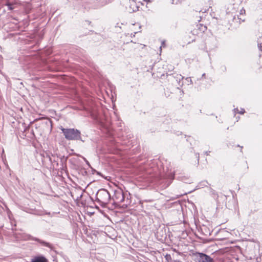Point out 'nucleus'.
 <instances>
[{
    "mask_svg": "<svg viewBox=\"0 0 262 262\" xmlns=\"http://www.w3.org/2000/svg\"><path fill=\"white\" fill-rule=\"evenodd\" d=\"M26 239L36 241L38 242L41 246L48 247L50 249H52L53 248L52 245L50 243L41 240L37 237H33L29 234H27L26 235Z\"/></svg>",
    "mask_w": 262,
    "mask_h": 262,
    "instance_id": "obj_5",
    "label": "nucleus"
},
{
    "mask_svg": "<svg viewBox=\"0 0 262 262\" xmlns=\"http://www.w3.org/2000/svg\"><path fill=\"white\" fill-rule=\"evenodd\" d=\"M208 182L207 181H203L200 182L196 186V188L195 189H198L202 188H203L206 186L208 184Z\"/></svg>",
    "mask_w": 262,
    "mask_h": 262,
    "instance_id": "obj_9",
    "label": "nucleus"
},
{
    "mask_svg": "<svg viewBox=\"0 0 262 262\" xmlns=\"http://www.w3.org/2000/svg\"><path fill=\"white\" fill-rule=\"evenodd\" d=\"M85 161L86 163L89 165V162L86 159H85Z\"/></svg>",
    "mask_w": 262,
    "mask_h": 262,
    "instance_id": "obj_26",
    "label": "nucleus"
},
{
    "mask_svg": "<svg viewBox=\"0 0 262 262\" xmlns=\"http://www.w3.org/2000/svg\"><path fill=\"white\" fill-rule=\"evenodd\" d=\"M31 262H48V259L43 255L34 256Z\"/></svg>",
    "mask_w": 262,
    "mask_h": 262,
    "instance_id": "obj_7",
    "label": "nucleus"
},
{
    "mask_svg": "<svg viewBox=\"0 0 262 262\" xmlns=\"http://www.w3.org/2000/svg\"><path fill=\"white\" fill-rule=\"evenodd\" d=\"M233 111H234V112L235 113H236L239 112H238V108H234V109L233 110Z\"/></svg>",
    "mask_w": 262,
    "mask_h": 262,
    "instance_id": "obj_18",
    "label": "nucleus"
},
{
    "mask_svg": "<svg viewBox=\"0 0 262 262\" xmlns=\"http://www.w3.org/2000/svg\"><path fill=\"white\" fill-rule=\"evenodd\" d=\"M243 12H244V13H245V10H244V9L241 10V13H240V14H243Z\"/></svg>",
    "mask_w": 262,
    "mask_h": 262,
    "instance_id": "obj_22",
    "label": "nucleus"
},
{
    "mask_svg": "<svg viewBox=\"0 0 262 262\" xmlns=\"http://www.w3.org/2000/svg\"><path fill=\"white\" fill-rule=\"evenodd\" d=\"M6 6H8V9L10 10H12L14 9L12 6V4L10 3H7Z\"/></svg>",
    "mask_w": 262,
    "mask_h": 262,
    "instance_id": "obj_13",
    "label": "nucleus"
},
{
    "mask_svg": "<svg viewBox=\"0 0 262 262\" xmlns=\"http://www.w3.org/2000/svg\"><path fill=\"white\" fill-rule=\"evenodd\" d=\"M174 172L171 169L166 167L163 168V172L160 173L157 180V184L162 189L167 188L174 179Z\"/></svg>",
    "mask_w": 262,
    "mask_h": 262,
    "instance_id": "obj_1",
    "label": "nucleus"
},
{
    "mask_svg": "<svg viewBox=\"0 0 262 262\" xmlns=\"http://www.w3.org/2000/svg\"><path fill=\"white\" fill-rule=\"evenodd\" d=\"M111 199V195L105 189H99L96 193V201L102 207H105L108 204Z\"/></svg>",
    "mask_w": 262,
    "mask_h": 262,
    "instance_id": "obj_2",
    "label": "nucleus"
},
{
    "mask_svg": "<svg viewBox=\"0 0 262 262\" xmlns=\"http://www.w3.org/2000/svg\"><path fill=\"white\" fill-rule=\"evenodd\" d=\"M258 47L259 49L261 51V48H262L261 45H258Z\"/></svg>",
    "mask_w": 262,
    "mask_h": 262,
    "instance_id": "obj_21",
    "label": "nucleus"
},
{
    "mask_svg": "<svg viewBox=\"0 0 262 262\" xmlns=\"http://www.w3.org/2000/svg\"><path fill=\"white\" fill-rule=\"evenodd\" d=\"M199 155L198 154V160L199 161Z\"/></svg>",
    "mask_w": 262,
    "mask_h": 262,
    "instance_id": "obj_28",
    "label": "nucleus"
},
{
    "mask_svg": "<svg viewBox=\"0 0 262 262\" xmlns=\"http://www.w3.org/2000/svg\"><path fill=\"white\" fill-rule=\"evenodd\" d=\"M143 1L147 3H150L151 2V1H150V0H143Z\"/></svg>",
    "mask_w": 262,
    "mask_h": 262,
    "instance_id": "obj_23",
    "label": "nucleus"
},
{
    "mask_svg": "<svg viewBox=\"0 0 262 262\" xmlns=\"http://www.w3.org/2000/svg\"><path fill=\"white\" fill-rule=\"evenodd\" d=\"M162 46H165V41H163L162 42Z\"/></svg>",
    "mask_w": 262,
    "mask_h": 262,
    "instance_id": "obj_25",
    "label": "nucleus"
},
{
    "mask_svg": "<svg viewBox=\"0 0 262 262\" xmlns=\"http://www.w3.org/2000/svg\"><path fill=\"white\" fill-rule=\"evenodd\" d=\"M166 259H168V258H171L170 255L167 254L165 256Z\"/></svg>",
    "mask_w": 262,
    "mask_h": 262,
    "instance_id": "obj_17",
    "label": "nucleus"
},
{
    "mask_svg": "<svg viewBox=\"0 0 262 262\" xmlns=\"http://www.w3.org/2000/svg\"><path fill=\"white\" fill-rule=\"evenodd\" d=\"M126 195H127V194L124 193L122 190H116L114 191L112 200L116 203H123L122 206L127 207L129 205L130 201L128 196L126 199Z\"/></svg>",
    "mask_w": 262,
    "mask_h": 262,
    "instance_id": "obj_3",
    "label": "nucleus"
},
{
    "mask_svg": "<svg viewBox=\"0 0 262 262\" xmlns=\"http://www.w3.org/2000/svg\"><path fill=\"white\" fill-rule=\"evenodd\" d=\"M205 75H205V73L203 74H202V78H203V77L205 78Z\"/></svg>",
    "mask_w": 262,
    "mask_h": 262,
    "instance_id": "obj_24",
    "label": "nucleus"
},
{
    "mask_svg": "<svg viewBox=\"0 0 262 262\" xmlns=\"http://www.w3.org/2000/svg\"><path fill=\"white\" fill-rule=\"evenodd\" d=\"M181 180L187 183L190 184L192 183V180L191 179H190V181H188L187 179H186L185 177L182 178Z\"/></svg>",
    "mask_w": 262,
    "mask_h": 262,
    "instance_id": "obj_11",
    "label": "nucleus"
},
{
    "mask_svg": "<svg viewBox=\"0 0 262 262\" xmlns=\"http://www.w3.org/2000/svg\"><path fill=\"white\" fill-rule=\"evenodd\" d=\"M222 70H223V71H226V67H225V66H223V67H222Z\"/></svg>",
    "mask_w": 262,
    "mask_h": 262,
    "instance_id": "obj_20",
    "label": "nucleus"
},
{
    "mask_svg": "<svg viewBox=\"0 0 262 262\" xmlns=\"http://www.w3.org/2000/svg\"><path fill=\"white\" fill-rule=\"evenodd\" d=\"M133 7H133V8L132 9V11H129L130 12H136L137 10H138V7L136 6L135 4H133Z\"/></svg>",
    "mask_w": 262,
    "mask_h": 262,
    "instance_id": "obj_12",
    "label": "nucleus"
},
{
    "mask_svg": "<svg viewBox=\"0 0 262 262\" xmlns=\"http://www.w3.org/2000/svg\"><path fill=\"white\" fill-rule=\"evenodd\" d=\"M173 262H182V261H180L179 260H174Z\"/></svg>",
    "mask_w": 262,
    "mask_h": 262,
    "instance_id": "obj_27",
    "label": "nucleus"
},
{
    "mask_svg": "<svg viewBox=\"0 0 262 262\" xmlns=\"http://www.w3.org/2000/svg\"><path fill=\"white\" fill-rule=\"evenodd\" d=\"M238 19L239 20V23L243 22L245 21V18H243L242 17H239L238 16Z\"/></svg>",
    "mask_w": 262,
    "mask_h": 262,
    "instance_id": "obj_16",
    "label": "nucleus"
},
{
    "mask_svg": "<svg viewBox=\"0 0 262 262\" xmlns=\"http://www.w3.org/2000/svg\"><path fill=\"white\" fill-rule=\"evenodd\" d=\"M185 79L187 82L189 83L190 84L192 83V81L190 77H187Z\"/></svg>",
    "mask_w": 262,
    "mask_h": 262,
    "instance_id": "obj_14",
    "label": "nucleus"
},
{
    "mask_svg": "<svg viewBox=\"0 0 262 262\" xmlns=\"http://www.w3.org/2000/svg\"><path fill=\"white\" fill-rule=\"evenodd\" d=\"M176 78H177V81H178V80H179V83H180V81H181V80H182V79L184 78V77H183V76H182L181 75H177ZM179 85H180V86H182V85H180V84H179Z\"/></svg>",
    "mask_w": 262,
    "mask_h": 262,
    "instance_id": "obj_10",
    "label": "nucleus"
},
{
    "mask_svg": "<svg viewBox=\"0 0 262 262\" xmlns=\"http://www.w3.org/2000/svg\"><path fill=\"white\" fill-rule=\"evenodd\" d=\"M196 259L198 262H213V258L203 253H198Z\"/></svg>",
    "mask_w": 262,
    "mask_h": 262,
    "instance_id": "obj_6",
    "label": "nucleus"
},
{
    "mask_svg": "<svg viewBox=\"0 0 262 262\" xmlns=\"http://www.w3.org/2000/svg\"><path fill=\"white\" fill-rule=\"evenodd\" d=\"M65 138L68 140H79L81 139L80 132L75 128H60Z\"/></svg>",
    "mask_w": 262,
    "mask_h": 262,
    "instance_id": "obj_4",
    "label": "nucleus"
},
{
    "mask_svg": "<svg viewBox=\"0 0 262 262\" xmlns=\"http://www.w3.org/2000/svg\"><path fill=\"white\" fill-rule=\"evenodd\" d=\"M47 158L49 159V161L53 164H56V165H58V162L56 159H57L58 157H56L54 155H52L51 156H50L49 155H47Z\"/></svg>",
    "mask_w": 262,
    "mask_h": 262,
    "instance_id": "obj_8",
    "label": "nucleus"
},
{
    "mask_svg": "<svg viewBox=\"0 0 262 262\" xmlns=\"http://www.w3.org/2000/svg\"><path fill=\"white\" fill-rule=\"evenodd\" d=\"M210 151H205L204 153H205V154H206V155H207V156H208V155H209V153H210Z\"/></svg>",
    "mask_w": 262,
    "mask_h": 262,
    "instance_id": "obj_19",
    "label": "nucleus"
},
{
    "mask_svg": "<svg viewBox=\"0 0 262 262\" xmlns=\"http://www.w3.org/2000/svg\"><path fill=\"white\" fill-rule=\"evenodd\" d=\"M245 113V110L244 108H241V111H239V112H238V113L240 114H243L244 113Z\"/></svg>",
    "mask_w": 262,
    "mask_h": 262,
    "instance_id": "obj_15",
    "label": "nucleus"
}]
</instances>
